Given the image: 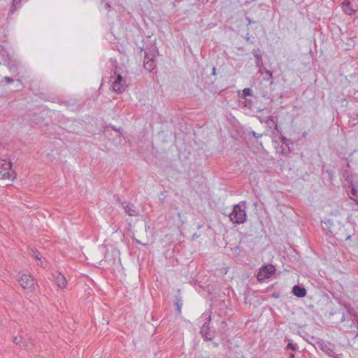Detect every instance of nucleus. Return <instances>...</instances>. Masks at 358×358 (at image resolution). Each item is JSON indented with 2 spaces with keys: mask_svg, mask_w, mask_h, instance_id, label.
<instances>
[{
  "mask_svg": "<svg viewBox=\"0 0 358 358\" xmlns=\"http://www.w3.org/2000/svg\"><path fill=\"white\" fill-rule=\"evenodd\" d=\"M246 40H247V41H249V40H250V38H249V37H246Z\"/></svg>",
  "mask_w": 358,
  "mask_h": 358,
  "instance_id": "obj_33",
  "label": "nucleus"
},
{
  "mask_svg": "<svg viewBox=\"0 0 358 358\" xmlns=\"http://www.w3.org/2000/svg\"><path fill=\"white\" fill-rule=\"evenodd\" d=\"M245 203L236 204L234 206L232 212L231 213L229 217L231 221L236 224H242L245 221L246 213H245Z\"/></svg>",
  "mask_w": 358,
  "mask_h": 358,
  "instance_id": "obj_1",
  "label": "nucleus"
},
{
  "mask_svg": "<svg viewBox=\"0 0 358 358\" xmlns=\"http://www.w3.org/2000/svg\"><path fill=\"white\" fill-rule=\"evenodd\" d=\"M275 268L273 265H267L264 266L259 273L258 278L263 275L264 278H268L275 273Z\"/></svg>",
  "mask_w": 358,
  "mask_h": 358,
  "instance_id": "obj_8",
  "label": "nucleus"
},
{
  "mask_svg": "<svg viewBox=\"0 0 358 358\" xmlns=\"http://www.w3.org/2000/svg\"><path fill=\"white\" fill-rule=\"evenodd\" d=\"M265 73H266V76H268L267 78H264L265 80H268L270 78H272V76H273V73L270 70H265Z\"/></svg>",
  "mask_w": 358,
  "mask_h": 358,
  "instance_id": "obj_19",
  "label": "nucleus"
},
{
  "mask_svg": "<svg viewBox=\"0 0 358 358\" xmlns=\"http://www.w3.org/2000/svg\"><path fill=\"white\" fill-rule=\"evenodd\" d=\"M341 8L345 14L353 15L357 10V6L355 1L344 0L341 4Z\"/></svg>",
  "mask_w": 358,
  "mask_h": 358,
  "instance_id": "obj_5",
  "label": "nucleus"
},
{
  "mask_svg": "<svg viewBox=\"0 0 358 358\" xmlns=\"http://www.w3.org/2000/svg\"><path fill=\"white\" fill-rule=\"evenodd\" d=\"M357 322H358V317H357V319H356Z\"/></svg>",
  "mask_w": 358,
  "mask_h": 358,
  "instance_id": "obj_34",
  "label": "nucleus"
},
{
  "mask_svg": "<svg viewBox=\"0 0 358 358\" xmlns=\"http://www.w3.org/2000/svg\"><path fill=\"white\" fill-rule=\"evenodd\" d=\"M3 178H7L8 179L14 178H15V174H14V173H10V172L7 171L6 173H5L3 175Z\"/></svg>",
  "mask_w": 358,
  "mask_h": 358,
  "instance_id": "obj_18",
  "label": "nucleus"
},
{
  "mask_svg": "<svg viewBox=\"0 0 358 358\" xmlns=\"http://www.w3.org/2000/svg\"><path fill=\"white\" fill-rule=\"evenodd\" d=\"M215 68L213 67V74H215Z\"/></svg>",
  "mask_w": 358,
  "mask_h": 358,
  "instance_id": "obj_32",
  "label": "nucleus"
},
{
  "mask_svg": "<svg viewBox=\"0 0 358 358\" xmlns=\"http://www.w3.org/2000/svg\"><path fill=\"white\" fill-rule=\"evenodd\" d=\"M201 319L203 322V324L201 327V334L203 338L206 341L211 340V337H209V322L211 320L210 315L208 313H203Z\"/></svg>",
  "mask_w": 358,
  "mask_h": 358,
  "instance_id": "obj_3",
  "label": "nucleus"
},
{
  "mask_svg": "<svg viewBox=\"0 0 358 358\" xmlns=\"http://www.w3.org/2000/svg\"><path fill=\"white\" fill-rule=\"evenodd\" d=\"M243 95L244 96H251L252 95V91L250 88H245L243 90Z\"/></svg>",
  "mask_w": 358,
  "mask_h": 358,
  "instance_id": "obj_17",
  "label": "nucleus"
},
{
  "mask_svg": "<svg viewBox=\"0 0 358 358\" xmlns=\"http://www.w3.org/2000/svg\"><path fill=\"white\" fill-rule=\"evenodd\" d=\"M13 341H14V343H15L17 345H19V344H20V343H21V342H22V338H21V337H20V338H18V337H15V338H14V339H13Z\"/></svg>",
  "mask_w": 358,
  "mask_h": 358,
  "instance_id": "obj_21",
  "label": "nucleus"
},
{
  "mask_svg": "<svg viewBox=\"0 0 358 358\" xmlns=\"http://www.w3.org/2000/svg\"><path fill=\"white\" fill-rule=\"evenodd\" d=\"M323 343H324V342H323V341H318V342H317V344H319L320 345H322V344H323Z\"/></svg>",
  "mask_w": 358,
  "mask_h": 358,
  "instance_id": "obj_30",
  "label": "nucleus"
},
{
  "mask_svg": "<svg viewBox=\"0 0 358 358\" xmlns=\"http://www.w3.org/2000/svg\"><path fill=\"white\" fill-rule=\"evenodd\" d=\"M126 87V82L120 74H117L113 81L112 89L117 94L123 92Z\"/></svg>",
  "mask_w": 358,
  "mask_h": 358,
  "instance_id": "obj_4",
  "label": "nucleus"
},
{
  "mask_svg": "<svg viewBox=\"0 0 358 358\" xmlns=\"http://www.w3.org/2000/svg\"><path fill=\"white\" fill-rule=\"evenodd\" d=\"M177 306H178V310L180 313V309H181V306H180V305H179L178 303H177Z\"/></svg>",
  "mask_w": 358,
  "mask_h": 358,
  "instance_id": "obj_28",
  "label": "nucleus"
},
{
  "mask_svg": "<svg viewBox=\"0 0 358 358\" xmlns=\"http://www.w3.org/2000/svg\"><path fill=\"white\" fill-rule=\"evenodd\" d=\"M287 349H290L293 351H296L297 349V345L296 344H294L292 343H289L287 345Z\"/></svg>",
  "mask_w": 358,
  "mask_h": 358,
  "instance_id": "obj_16",
  "label": "nucleus"
},
{
  "mask_svg": "<svg viewBox=\"0 0 358 358\" xmlns=\"http://www.w3.org/2000/svg\"><path fill=\"white\" fill-rule=\"evenodd\" d=\"M247 20L248 21V23L249 24H252V23H254L255 22L252 21L249 17H246Z\"/></svg>",
  "mask_w": 358,
  "mask_h": 358,
  "instance_id": "obj_26",
  "label": "nucleus"
},
{
  "mask_svg": "<svg viewBox=\"0 0 358 358\" xmlns=\"http://www.w3.org/2000/svg\"><path fill=\"white\" fill-rule=\"evenodd\" d=\"M292 292L296 296L298 297H303L306 294V289L298 285L293 287Z\"/></svg>",
  "mask_w": 358,
  "mask_h": 358,
  "instance_id": "obj_9",
  "label": "nucleus"
},
{
  "mask_svg": "<svg viewBox=\"0 0 358 358\" xmlns=\"http://www.w3.org/2000/svg\"><path fill=\"white\" fill-rule=\"evenodd\" d=\"M351 194L355 196H358V189H357L355 187H352V190H351Z\"/></svg>",
  "mask_w": 358,
  "mask_h": 358,
  "instance_id": "obj_20",
  "label": "nucleus"
},
{
  "mask_svg": "<svg viewBox=\"0 0 358 358\" xmlns=\"http://www.w3.org/2000/svg\"><path fill=\"white\" fill-rule=\"evenodd\" d=\"M254 56L257 58V66H260L262 65V58L260 55L255 54Z\"/></svg>",
  "mask_w": 358,
  "mask_h": 358,
  "instance_id": "obj_14",
  "label": "nucleus"
},
{
  "mask_svg": "<svg viewBox=\"0 0 358 358\" xmlns=\"http://www.w3.org/2000/svg\"><path fill=\"white\" fill-rule=\"evenodd\" d=\"M21 0H13V5L10 9L11 13H14V11L20 6Z\"/></svg>",
  "mask_w": 358,
  "mask_h": 358,
  "instance_id": "obj_13",
  "label": "nucleus"
},
{
  "mask_svg": "<svg viewBox=\"0 0 358 358\" xmlns=\"http://www.w3.org/2000/svg\"><path fill=\"white\" fill-rule=\"evenodd\" d=\"M8 54L7 52V51L2 47L0 45V57H8Z\"/></svg>",
  "mask_w": 358,
  "mask_h": 358,
  "instance_id": "obj_15",
  "label": "nucleus"
},
{
  "mask_svg": "<svg viewBox=\"0 0 358 358\" xmlns=\"http://www.w3.org/2000/svg\"><path fill=\"white\" fill-rule=\"evenodd\" d=\"M150 60V59H153L152 57H150L148 54L146 52L145 53L144 59Z\"/></svg>",
  "mask_w": 358,
  "mask_h": 358,
  "instance_id": "obj_25",
  "label": "nucleus"
},
{
  "mask_svg": "<svg viewBox=\"0 0 358 358\" xmlns=\"http://www.w3.org/2000/svg\"><path fill=\"white\" fill-rule=\"evenodd\" d=\"M144 68L148 71H152L155 68V62L153 59H150V60L143 59Z\"/></svg>",
  "mask_w": 358,
  "mask_h": 358,
  "instance_id": "obj_10",
  "label": "nucleus"
},
{
  "mask_svg": "<svg viewBox=\"0 0 358 358\" xmlns=\"http://www.w3.org/2000/svg\"><path fill=\"white\" fill-rule=\"evenodd\" d=\"M281 141L282 143V145H285L286 146L288 145V142L289 141V140H287V138H282L281 139Z\"/></svg>",
  "mask_w": 358,
  "mask_h": 358,
  "instance_id": "obj_24",
  "label": "nucleus"
},
{
  "mask_svg": "<svg viewBox=\"0 0 358 358\" xmlns=\"http://www.w3.org/2000/svg\"><path fill=\"white\" fill-rule=\"evenodd\" d=\"M19 278L20 284L28 292H31L35 289L36 284L31 275L20 273Z\"/></svg>",
  "mask_w": 358,
  "mask_h": 358,
  "instance_id": "obj_2",
  "label": "nucleus"
},
{
  "mask_svg": "<svg viewBox=\"0 0 358 358\" xmlns=\"http://www.w3.org/2000/svg\"><path fill=\"white\" fill-rule=\"evenodd\" d=\"M0 162H2V166L5 171L11 169L12 164L7 158H0Z\"/></svg>",
  "mask_w": 358,
  "mask_h": 358,
  "instance_id": "obj_11",
  "label": "nucleus"
},
{
  "mask_svg": "<svg viewBox=\"0 0 358 358\" xmlns=\"http://www.w3.org/2000/svg\"><path fill=\"white\" fill-rule=\"evenodd\" d=\"M4 79L8 83H11L13 82V79L9 76H5Z\"/></svg>",
  "mask_w": 358,
  "mask_h": 358,
  "instance_id": "obj_22",
  "label": "nucleus"
},
{
  "mask_svg": "<svg viewBox=\"0 0 358 358\" xmlns=\"http://www.w3.org/2000/svg\"><path fill=\"white\" fill-rule=\"evenodd\" d=\"M289 358H294V353H291L289 356Z\"/></svg>",
  "mask_w": 358,
  "mask_h": 358,
  "instance_id": "obj_29",
  "label": "nucleus"
},
{
  "mask_svg": "<svg viewBox=\"0 0 358 358\" xmlns=\"http://www.w3.org/2000/svg\"><path fill=\"white\" fill-rule=\"evenodd\" d=\"M252 136L255 138H259L260 137H262V134H257L256 133L255 131H252Z\"/></svg>",
  "mask_w": 358,
  "mask_h": 358,
  "instance_id": "obj_23",
  "label": "nucleus"
},
{
  "mask_svg": "<svg viewBox=\"0 0 358 358\" xmlns=\"http://www.w3.org/2000/svg\"><path fill=\"white\" fill-rule=\"evenodd\" d=\"M52 277L54 278V281L56 283L57 286L60 289L66 288V285L67 281L66 278L63 274L59 272H55L52 274Z\"/></svg>",
  "mask_w": 358,
  "mask_h": 358,
  "instance_id": "obj_7",
  "label": "nucleus"
},
{
  "mask_svg": "<svg viewBox=\"0 0 358 358\" xmlns=\"http://www.w3.org/2000/svg\"><path fill=\"white\" fill-rule=\"evenodd\" d=\"M265 70H266V69H259V73H261L262 74L264 73V72L265 73Z\"/></svg>",
  "mask_w": 358,
  "mask_h": 358,
  "instance_id": "obj_27",
  "label": "nucleus"
},
{
  "mask_svg": "<svg viewBox=\"0 0 358 358\" xmlns=\"http://www.w3.org/2000/svg\"><path fill=\"white\" fill-rule=\"evenodd\" d=\"M345 320V316H344V315H343V316H342V318H341V322H343Z\"/></svg>",
  "mask_w": 358,
  "mask_h": 358,
  "instance_id": "obj_31",
  "label": "nucleus"
},
{
  "mask_svg": "<svg viewBox=\"0 0 358 358\" xmlns=\"http://www.w3.org/2000/svg\"><path fill=\"white\" fill-rule=\"evenodd\" d=\"M122 206L124 210V212L129 216H138L139 215V210L134 206V205L128 203V202H122Z\"/></svg>",
  "mask_w": 358,
  "mask_h": 358,
  "instance_id": "obj_6",
  "label": "nucleus"
},
{
  "mask_svg": "<svg viewBox=\"0 0 358 358\" xmlns=\"http://www.w3.org/2000/svg\"><path fill=\"white\" fill-rule=\"evenodd\" d=\"M33 252V255L34 256V257L39 261V263L38 264L41 266H43V267H46L47 266V264L45 263L44 261H43L41 259V257L39 256V254L38 252H34V251H32Z\"/></svg>",
  "mask_w": 358,
  "mask_h": 358,
  "instance_id": "obj_12",
  "label": "nucleus"
},
{
  "mask_svg": "<svg viewBox=\"0 0 358 358\" xmlns=\"http://www.w3.org/2000/svg\"><path fill=\"white\" fill-rule=\"evenodd\" d=\"M357 336H358V334H357Z\"/></svg>",
  "mask_w": 358,
  "mask_h": 358,
  "instance_id": "obj_35",
  "label": "nucleus"
}]
</instances>
